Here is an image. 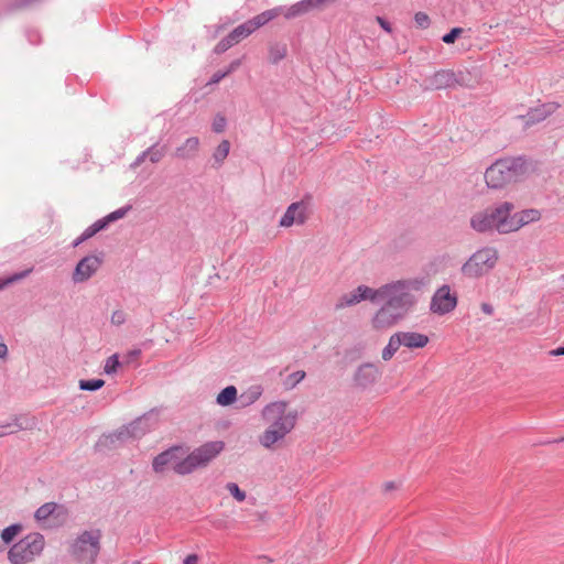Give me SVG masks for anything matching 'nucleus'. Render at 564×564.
<instances>
[{
  "instance_id": "7ed1b4c3",
  "label": "nucleus",
  "mask_w": 564,
  "mask_h": 564,
  "mask_svg": "<svg viewBox=\"0 0 564 564\" xmlns=\"http://www.w3.org/2000/svg\"><path fill=\"white\" fill-rule=\"evenodd\" d=\"M423 284L422 280H399L383 285V290H387L384 299L387 304L392 310L402 314L403 317L415 305L416 299L410 293V290H420Z\"/></svg>"
},
{
  "instance_id": "20e7f679",
  "label": "nucleus",
  "mask_w": 564,
  "mask_h": 564,
  "mask_svg": "<svg viewBox=\"0 0 564 564\" xmlns=\"http://www.w3.org/2000/svg\"><path fill=\"white\" fill-rule=\"evenodd\" d=\"M45 540L43 534L32 532L13 543L8 551V561L11 564H28L44 550Z\"/></svg>"
},
{
  "instance_id": "f8f14e48",
  "label": "nucleus",
  "mask_w": 564,
  "mask_h": 564,
  "mask_svg": "<svg viewBox=\"0 0 564 564\" xmlns=\"http://www.w3.org/2000/svg\"><path fill=\"white\" fill-rule=\"evenodd\" d=\"M495 221L497 223V231L499 234H509L513 231L514 221V204L511 202H502L495 207H489Z\"/></svg>"
},
{
  "instance_id": "39448f33",
  "label": "nucleus",
  "mask_w": 564,
  "mask_h": 564,
  "mask_svg": "<svg viewBox=\"0 0 564 564\" xmlns=\"http://www.w3.org/2000/svg\"><path fill=\"white\" fill-rule=\"evenodd\" d=\"M100 530L84 531L70 545V555L84 564H95L100 552Z\"/></svg>"
},
{
  "instance_id": "8fccbe9b",
  "label": "nucleus",
  "mask_w": 564,
  "mask_h": 564,
  "mask_svg": "<svg viewBox=\"0 0 564 564\" xmlns=\"http://www.w3.org/2000/svg\"><path fill=\"white\" fill-rule=\"evenodd\" d=\"M110 224H111V223H110V220L108 219V217H107V216H105V217H102V218L98 219L97 221H95V223L93 224V226H94V229L96 230V232L98 234L99 231L107 229V227H108Z\"/></svg>"
},
{
  "instance_id": "c03bdc74",
  "label": "nucleus",
  "mask_w": 564,
  "mask_h": 564,
  "mask_svg": "<svg viewBox=\"0 0 564 564\" xmlns=\"http://www.w3.org/2000/svg\"><path fill=\"white\" fill-rule=\"evenodd\" d=\"M463 28H453L449 32L442 36V41L446 44H453L463 34Z\"/></svg>"
},
{
  "instance_id": "5fc2aeb1",
  "label": "nucleus",
  "mask_w": 564,
  "mask_h": 564,
  "mask_svg": "<svg viewBox=\"0 0 564 564\" xmlns=\"http://www.w3.org/2000/svg\"><path fill=\"white\" fill-rule=\"evenodd\" d=\"M241 65V59L240 58H237V59H234L229 66L227 67V73L228 75L234 73L235 70H237Z\"/></svg>"
},
{
  "instance_id": "473e14b6",
  "label": "nucleus",
  "mask_w": 564,
  "mask_h": 564,
  "mask_svg": "<svg viewBox=\"0 0 564 564\" xmlns=\"http://www.w3.org/2000/svg\"><path fill=\"white\" fill-rule=\"evenodd\" d=\"M358 303H360V299L356 288L351 292L345 293L338 299L337 303L335 304V310L338 311L346 306H354Z\"/></svg>"
},
{
  "instance_id": "09e8293b",
  "label": "nucleus",
  "mask_w": 564,
  "mask_h": 564,
  "mask_svg": "<svg viewBox=\"0 0 564 564\" xmlns=\"http://www.w3.org/2000/svg\"><path fill=\"white\" fill-rule=\"evenodd\" d=\"M126 322V313L121 310H117L111 314V324L120 326Z\"/></svg>"
},
{
  "instance_id": "c85d7f7f",
  "label": "nucleus",
  "mask_w": 564,
  "mask_h": 564,
  "mask_svg": "<svg viewBox=\"0 0 564 564\" xmlns=\"http://www.w3.org/2000/svg\"><path fill=\"white\" fill-rule=\"evenodd\" d=\"M229 151L230 142L228 140H223L213 153V167L219 169L224 164L226 158L228 156Z\"/></svg>"
},
{
  "instance_id": "680f3d73",
  "label": "nucleus",
  "mask_w": 564,
  "mask_h": 564,
  "mask_svg": "<svg viewBox=\"0 0 564 564\" xmlns=\"http://www.w3.org/2000/svg\"><path fill=\"white\" fill-rule=\"evenodd\" d=\"M8 355V347L4 343H0V359Z\"/></svg>"
},
{
  "instance_id": "9d476101",
  "label": "nucleus",
  "mask_w": 564,
  "mask_h": 564,
  "mask_svg": "<svg viewBox=\"0 0 564 564\" xmlns=\"http://www.w3.org/2000/svg\"><path fill=\"white\" fill-rule=\"evenodd\" d=\"M335 1L336 0H301L290 8L280 6L274 9H280V15L283 14L285 19L291 20L304 15L313 10H322Z\"/></svg>"
},
{
  "instance_id": "aec40b11",
  "label": "nucleus",
  "mask_w": 564,
  "mask_h": 564,
  "mask_svg": "<svg viewBox=\"0 0 564 564\" xmlns=\"http://www.w3.org/2000/svg\"><path fill=\"white\" fill-rule=\"evenodd\" d=\"M457 83L456 74L451 69L437 70L431 78L430 85L434 89H444L454 86Z\"/></svg>"
},
{
  "instance_id": "412c9836",
  "label": "nucleus",
  "mask_w": 564,
  "mask_h": 564,
  "mask_svg": "<svg viewBox=\"0 0 564 564\" xmlns=\"http://www.w3.org/2000/svg\"><path fill=\"white\" fill-rule=\"evenodd\" d=\"M199 149V139L197 137H191L185 142L177 147L173 153V156L181 160H192L197 155Z\"/></svg>"
},
{
  "instance_id": "e2e57ef3",
  "label": "nucleus",
  "mask_w": 564,
  "mask_h": 564,
  "mask_svg": "<svg viewBox=\"0 0 564 564\" xmlns=\"http://www.w3.org/2000/svg\"><path fill=\"white\" fill-rule=\"evenodd\" d=\"M84 241H86V239H84V236L80 235L78 238H76L73 242H72V246L74 248L78 247L80 243H83Z\"/></svg>"
},
{
  "instance_id": "72a5a7b5",
  "label": "nucleus",
  "mask_w": 564,
  "mask_h": 564,
  "mask_svg": "<svg viewBox=\"0 0 564 564\" xmlns=\"http://www.w3.org/2000/svg\"><path fill=\"white\" fill-rule=\"evenodd\" d=\"M282 438L283 436L281 435L280 432L269 426L260 436V444L265 448H271L273 444H275L278 441Z\"/></svg>"
},
{
  "instance_id": "5701e85b",
  "label": "nucleus",
  "mask_w": 564,
  "mask_h": 564,
  "mask_svg": "<svg viewBox=\"0 0 564 564\" xmlns=\"http://www.w3.org/2000/svg\"><path fill=\"white\" fill-rule=\"evenodd\" d=\"M540 218L541 213L538 209H524L514 213L513 231H517L530 223L538 221Z\"/></svg>"
},
{
  "instance_id": "ea45409f",
  "label": "nucleus",
  "mask_w": 564,
  "mask_h": 564,
  "mask_svg": "<svg viewBox=\"0 0 564 564\" xmlns=\"http://www.w3.org/2000/svg\"><path fill=\"white\" fill-rule=\"evenodd\" d=\"M31 271H32V269H28V270L14 273L8 278L0 279V290L4 289L6 286H8L9 284H11L13 282L24 279L25 276H28L30 274Z\"/></svg>"
},
{
  "instance_id": "052dcab7",
  "label": "nucleus",
  "mask_w": 564,
  "mask_h": 564,
  "mask_svg": "<svg viewBox=\"0 0 564 564\" xmlns=\"http://www.w3.org/2000/svg\"><path fill=\"white\" fill-rule=\"evenodd\" d=\"M384 488V491L388 492V491H391L393 489L397 488V484L394 481H387L383 486Z\"/></svg>"
},
{
  "instance_id": "f257e3e1",
  "label": "nucleus",
  "mask_w": 564,
  "mask_h": 564,
  "mask_svg": "<svg viewBox=\"0 0 564 564\" xmlns=\"http://www.w3.org/2000/svg\"><path fill=\"white\" fill-rule=\"evenodd\" d=\"M224 448L223 441H210L183 457L185 454L183 446L175 445L158 454L153 458L152 468L155 473H163L167 466H171L177 475H189L198 468L206 467Z\"/></svg>"
},
{
  "instance_id": "c756f323",
  "label": "nucleus",
  "mask_w": 564,
  "mask_h": 564,
  "mask_svg": "<svg viewBox=\"0 0 564 564\" xmlns=\"http://www.w3.org/2000/svg\"><path fill=\"white\" fill-rule=\"evenodd\" d=\"M43 0H10L4 6V11L8 13H13L17 11H22L33 7L42 2Z\"/></svg>"
},
{
  "instance_id": "a18cd8bd",
  "label": "nucleus",
  "mask_w": 564,
  "mask_h": 564,
  "mask_svg": "<svg viewBox=\"0 0 564 564\" xmlns=\"http://www.w3.org/2000/svg\"><path fill=\"white\" fill-rule=\"evenodd\" d=\"M235 44L226 35L224 39H221L216 46L214 47L215 54H223L226 51H228L230 47H232Z\"/></svg>"
},
{
  "instance_id": "423d86ee",
  "label": "nucleus",
  "mask_w": 564,
  "mask_h": 564,
  "mask_svg": "<svg viewBox=\"0 0 564 564\" xmlns=\"http://www.w3.org/2000/svg\"><path fill=\"white\" fill-rule=\"evenodd\" d=\"M288 403L284 401L272 402L264 406L262 416L267 421H271V427L280 432L284 437L290 433L296 423L297 413H286Z\"/></svg>"
},
{
  "instance_id": "6ab92c4d",
  "label": "nucleus",
  "mask_w": 564,
  "mask_h": 564,
  "mask_svg": "<svg viewBox=\"0 0 564 564\" xmlns=\"http://www.w3.org/2000/svg\"><path fill=\"white\" fill-rule=\"evenodd\" d=\"M399 335L401 346L410 349L423 348L429 344V337L424 334L416 332H397Z\"/></svg>"
},
{
  "instance_id": "58836bf2",
  "label": "nucleus",
  "mask_w": 564,
  "mask_h": 564,
  "mask_svg": "<svg viewBox=\"0 0 564 564\" xmlns=\"http://www.w3.org/2000/svg\"><path fill=\"white\" fill-rule=\"evenodd\" d=\"M306 373L303 370H297L286 377L284 380V387L288 390L294 389L304 378Z\"/></svg>"
},
{
  "instance_id": "49530a36",
  "label": "nucleus",
  "mask_w": 564,
  "mask_h": 564,
  "mask_svg": "<svg viewBox=\"0 0 564 564\" xmlns=\"http://www.w3.org/2000/svg\"><path fill=\"white\" fill-rule=\"evenodd\" d=\"M130 209H131V206L127 205V206H123L115 212H111L110 214L107 215V217L110 220V223H115V221L123 218Z\"/></svg>"
},
{
  "instance_id": "0eeeda50",
  "label": "nucleus",
  "mask_w": 564,
  "mask_h": 564,
  "mask_svg": "<svg viewBox=\"0 0 564 564\" xmlns=\"http://www.w3.org/2000/svg\"><path fill=\"white\" fill-rule=\"evenodd\" d=\"M497 260L498 253L494 248H482L463 264L462 273L471 279L480 278L496 265Z\"/></svg>"
},
{
  "instance_id": "1a4fd4ad",
  "label": "nucleus",
  "mask_w": 564,
  "mask_h": 564,
  "mask_svg": "<svg viewBox=\"0 0 564 564\" xmlns=\"http://www.w3.org/2000/svg\"><path fill=\"white\" fill-rule=\"evenodd\" d=\"M104 257L105 253L99 252V254H90L80 259L73 272L74 283H83L89 280L101 267Z\"/></svg>"
},
{
  "instance_id": "13d9d810",
  "label": "nucleus",
  "mask_w": 564,
  "mask_h": 564,
  "mask_svg": "<svg viewBox=\"0 0 564 564\" xmlns=\"http://www.w3.org/2000/svg\"><path fill=\"white\" fill-rule=\"evenodd\" d=\"M481 311L488 315H491L494 313V307L488 303H482Z\"/></svg>"
},
{
  "instance_id": "4c0bfd02",
  "label": "nucleus",
  "mask_w": 564,
  "mask_h": 564,
  "mask_svg": "<svg viewBox=\"0 0 564 564\" xmlns=\"http://www.w3.org/2000/svg\"><path fill=\"white\" fill-rule=\"evenodd\" d=\"M120 367H121V362L119 360V356H118V354H113L106 359V362L104 366V372L106 375H115Z\"/></svg>"
},
{
  "instance_id": "bf43d9fd",
  "label": "nucleus",
  "mask_w": 564,
  "mask_h": 564,
  "mask_svg": "<svg viewBox=\"0 0 564 564\" xmlns=\"http://www.w3.org/2000/svg\"><path fill=\"white\" fill-rule=\"evenodd\" d=\"M550 355L551 356H563L564 355V345L551 350Z\"/></svg>"
},
{
  "instance_id": "a878e982",
  "label": "nucleus",
  "mask_w": 564,
  "mask_h": 564,
  "mask_svg": "<svg viewBox=\"0 0 564 564\" xmlns=\"http://www.w3.org/2000/svg\"><path fill=\"white\" fill-rule=\"evenodd\" d=\"M288 55V45L285 43H270L268 47V59L271 64L276 65Z\"/></svg>"
},
{
  "instance_id": "37998d69",
  "label": "nucleus",
  "mask_w": 564,
  "mask_h": 564,
  "mask_svg": "<svg viewBox=\"0 0 564 564\" xmlns=\"http://www.w3.org/2000/svg\"><path fill=\"white\" fill-rule=\"evenodd\" d=\"M64 513L61 512H54L51 517V521H47V527H55L63 524L67 517H68V510L65 506H63Z\"/></svg>"
},
{
  "instance_id": "f03ea898",
  "label": "nucleus",
  "mask_w": 564,
  "mask_h": 564,
  "mask_svg": "<svg viewBox=\"0 0 564 564\" xmlns=\"http://www.w3.org/2000/svg\"><path fill=\"white\" fill-rule=\"evenodd\" d=\"M530 170L531 162L524 155L501 158L486 169L485 181L489 188L501 189L524 180Z\"/></svg>"
},
{
  "instance_id": "f3484780",
  "label": "nucleus",
  "mask_w": 564,
  "mask_h": 564,
  "mask_svg": "<svg viewBox=\"0 0 564 564\" xmlns=\"http://www.w3.org/2000/svg\"><path fill=\"white\" fill-rule=\"evenodd\" d=\"M380 377L379 369L373 364H362L358 367L354 375L356 386L366 389L372 386Z\"/></svg>"
},
{
  "instance_id": "9b49d317",
  "label": "nucleus",
  "mask_w": 564,
  "mask_h": 564,
  "mask_svg": "<svg viewBox=\"0 0 564 564\" xmlns=\"http://www.w3.org/2000/svg\"><path fill=\"white\" fill-rule=\"evenodd\" d=\"M457 305V296L451 293L447 284L442 285L432 296L430 310L431 312L445 315L455 310Z\"/></svg>"
},
{
  "instance_id": "603ef678",
  "label": "nucleus",
  "mask_w": 564,
  "mask_h": 564,
  "mask_svg": "<svg viewBox=\"0 0 564 564\" xmlns=\"http://www.w3.org/2000/svg\"><path fill=\"white\" fill-rule=\"evenodd\" d=\"M376 20L387 33H392V25L387 19L378 15L376 17Z\"/></svg>"
},
{
  "instance_id": "4468645a",
  "label": "nucleus",
  "mask_w": 564,
  "mask_h": 564,
  "mask_svg": "<svg viewBox=\"0 0 564 564\" xmlns=\"http://www.w3.org/2000/svg\"><path fill=\"white\" fill-rule=\"evenodd\" d=\"M307 206L301 202L292 203L280 219L281 227H291L294 224L303 225L307 219Z\"/></svg>"
},
{
  "instance_id": "6e6d98bb",
  "label": "nucleus",
  "mask_w": 564,
  "mask_h": 564,
  "mask_svg": "<svg viewBox=\"0 0 564 564\" xmlns=\"http://www.w3.org/2000/svg\"><path fill=\"white\" fill-rule=\"evenodd\" d=\"M96 230L94 229V226L90 225L89 227H87L84 231H83V236H84V239L88 240L90 239L91 237H94L96 235Z\"/></svg>"
},
{
  "instance_id": "7c9ffc66",
  "label": "nucleus",
  "mask_w": 564,
  "mask_h": 564,
  "mask_svg": "<svg viewBox=\"0 0 564 564\" xmlns=\"http://www.w3.org/2000/svg\"><path fill=\"white\" fill-rule=\"evenodd\" d=\"M144 151L150 162L155 164L159 163L165 156L167 152V147L161 145L160 142H155Z\"/></svg>"
},
{
  "instance_id": "b1692460",
  "label": "nucleus",
  "mask_w": 564,
  "mask_h": 564,
  "mask_svg": "<svg viewBox=\"0 0 564 564\" xmlns=\"http://www.w3.org/2000/svg\"><path fill=\"white\" fill-rule=\"evenodd\" d=\"M54 512L64 513L63 505H58L56 502H46L39 507L34 513V518L39 522L51 521V517Z\"/></svg>"
},
{
  "instance_id": "de8ad7c7",
  "label": "nucleus",
  "mask_w": 564,
  "mask_h": 564,
  "mask_svg": "<svg viewBox=\"0 0 564 564\" xmlns=\"http://www.w3.org/2000/svg\"><path fill=\"white\" fill-rule=\"evenodd\" d=\"M414 21L416 25L421 29H426L430 26L431 20L425 12H416L414 14Z\"/></svg>"
},
{
  "instance_id": "69168bd1",
  "label": "nucleus",
  "mask_w": 564,
  "mask_h": 564,
  "mask_svg": "<svg viewBox=\"0 0 564 564\" xmlns=\"http://www.w3.org/2000/svg\"><path fill=\"white\" fill-rule=\"evenodd\" d=\"M17 431H19V430L17 429V430H14V431H12V432L14 433V432H17ZM1 432H8V431H7V429H2V431H1Z\"/></svg>"
},
{
  "instance_id": "c9c22d12",
  "label": "nucleus",
  "mask_w": 564,
  "mask_h": 564,
  "mask_svg": "<svg viewBox=\"0 0 564 564\" xmlns=\"http://www.w3.org/2000/svg\"><path fill=\"white\" fill-rule=\"evenodd\" d=\"M33 425H34L33 421H32V424H29L28 422L24 424L22 422V416L14 415L12 419V422L6 423V424H0V429H9L11 426H15L18 430H28V429H32ZM10 434H13V432H0V437L10 435Z\"/></svg>"
},
{
  "instance_id": "0e129e2a",
  "label": "nucleus",
  "mask_w": 564,
  "mask_h": 564,
  "mask_svg": "<svg viewBox=\"0 0 564 564\" xmlns=\"http://www.w3.org/2000/svg\"><path fill=\"white\" fill-rule=\"evenodd\" d=\"M140 354H141L140 349H135V350L130 351V356L133 357V358L140 356Z\"/></svg>"
},
{
  "instance_id": "bb28decb",
  "label": "nucleus",
  "mask_w": 564,
  "mask_h": 564,
  "mask_svg": "<svg viewBox=\"0 0 564 564\" xmlns=\"http://www.w3.org/2000/svg\"><path fill=\"white\" fill-rule=\"evenodd\" d=\"M262 392H263V389L259 384L249 387L238 398L240 406L246 408V406L253 404L261 397Z\"/></svg>"
},
{
  "instance_id": "2f4dec72",
  "label": "nucleus",
  "mask_w": 564,
  "mask_h": 564,
  "mask_svg": "<svg viewBox=\"0 0 564 564\" xmlns=\"http://www.w3.org/2000/svg\"><path fill=\"white\" fill-rule=\"evenodd\" d=\"M23 531L22 523H13L1 531V540L3 544H11L15 538Z\"/></svg>"
},
{
  "instance_id": "e433bc0d",
  "label": "nucleus",
  "mask_w": 564,
  "mask_h": 564,
  "mask_svg": "<svg viewBox=\"0 0 564 564\" xmlns=\"http://www.w3.org/2000/svg\"><path fill=\"white\" fill-rule=\"evenodd\" d=\"M79 389L84 391H97L105 386V380L102 379H82L79 380Z\"/></svg>"
},
{
  "instance_id": "864d4df0",
  "label": "nucleus",
  "mask_w": 564,
  "mask_h": 564,
  "mask_svg": "<svg viewBox=\"0 0 564 564\" xmlns=\"http://www.w3.org/2000/svg\"><path fill=\"white\" fill-rule=\"evenodd\" d=\"M145 159H148V156L145 154V151H143L135 158V160L131 163L130 167L133 170L139 167L145 161Z\"/></svg>"
},
{
  "instance_id": "dca6fc26",
  "label": "nucleus",
  "mask_w": 564,
  "mask_h": 564,
  "mask_svg": "<svg viewBox=\"0 0 564 564\" xmlns=\"http://www.w3.org/2000/svg\"><path fill=\"white\" fill-rule=\"evenodd\" d=\"M403 318L402 314H399L384 303L375 314L372 318V327L376 329H386L395 325Z\"/></svg>"
},
{
  "instance_id": "a19ab883",
  "label": "nucleus",
  "mask_w": 564,
  "mask_h": 564,
  "mask_svg": "<svg viewBox=\"0 0 564 564\" xmlns=\"http://www.w3.org/2000/svg\"><path fill=\"white\" fill-rule=\"evenodd\" d=\"M226 489L239 502H242L247 497L246 491L241 490L236 482H227Z\"/></svg>"
},
{
  "instance_id": "ddd939ff",
  "label": "nucleus",
  "mask_w": 564,
  "mask_h": 564,
  "mask_svg": "<svg viewBox=\"0 0 564 564\" xmlns=\"http://www.w3.org/2000/svg\"><path fill=\"white\" fill-rule=\"evenodd\" d=\"M560 107L557 102H545L538 105L536 107H531L528 112L523 116H519V119L523 121V126L525 128H530L534 124H538L554 113Z\"/></svg>"
},
{
  "instance_id": "4be33fe9",
  "label": "nucleus",
  "mask_w": 564,
  "mask_h": 564,
  "mask_svg": "<svg viewBox=\"0 0 564 564\" xmlns=\"http://www.w3.org/2000/svg\"><path fill=\"white\" fill-rule=\"evenodd\" d=\"M122 429L127 430L129 440L141 438L150 430L144 416L138 417L127 425H122Z\"/></svg>"
},
{
  "instance_id": "cd10ccee",
  "label": "nucleus",
  "mask_w": 564,
  "mask_h": 564,
  "mask_svg": "<svg viewBox=\"0 0 564 564\" xmlns=\"http://www.w3.org/2000/svg\"><path fill=\"white\" fill-rule=\"evenodd\" d=\"M236 400H238V391L235 386L224 388L216 398L217 404L221 406L231 405Z\"/></svg>"
},
{
  "instance_id": "393cba45",
  "label": "nucleus",
  "mask_w": 564,
  "mask_h": 564,
  "mask_svg": "<svg viewBox=\"0 0 564 564\" xmlns=\"http://www.w3.org/2000/svg\"><path fill=\"white\" fill-rule=\"evenodd\" d=\"M357 292L359 294L360 302L370 301L372 303H377L379 300L384 299V294H387V290H383V285L377 290L367 285H359L357 286Z\"/></svg>"
},
{
  "instance_id": "774afa93",
  "label": "nucleus",
  "mask_w": 564,
  "mask_h": 564,
  "mask_svg": "<svg viewBox=\"0 0 564 564\" xmlns=\"http://www.w3.org/2000/svg\"><path fill=\"white\" fill-rule=\"evenodd\" d=\"M134 564H141L140 562H135Z\"/></svg>"
},
{
  "instance_id": "f704fd0d",
  "label": "nucleus",
  "mask_w": 564,
  "mask_h": 564,
  "mask_svg": "<svg viewBox=\"0 0 564 564\" xmlns=\"http://www.w3.org/2000/svg\"><path fill=\"white\" fill-rule=\"evenodd\" d=\"M399 341H400L399 335H397L395 333L389 338L388 345L382 350V359L384 361L390 360L394 356V354L398 351V349L401 346V344Z\"/></svg>"
},
{
  "instance_id": "79ce46f5",
  "label": "nucleus",
  "mask_w": 564,
  "mask_h": 564,
  "mask_svg": "<svg viewBox=\"0 0 564 564\" xmlns=\"http://www.w3.org/2000/svg\"><path fill=\"white\" fill-rule=\"evenodd\" d=\"M227 126V119L224 115L217 113L213 120L212 129L215 133H221Z\"/></svg>"
},
{
  "instance_id": "338daca9",
  "label": "nucleus",
  "mask_w": 564,
  "mask_h": 564,
  "mask_svg": "<svg viewBox=\"0 0 564 564\" xmlns=\"http://www.w3.org/2000/svg\"><path fill=\"white\" fill-rule=\"evenodd\" d=\"M4 550V546L2 544H0V552H2Z\"/></svg>"
},
{
  "instance_id": "a211bd4d",
  "label": "nucleus",
  "mask_w": 564,
  "mask_h": 564,
  "mask_svg": "<svg viewBox=\"0 0 564 564\" xmlns=\"http://www.w3.org/2000/svg\"><path fill=\"white\" fill-rule=\"evenodd\" d=\"M470 227L477 232H487L490 230H497V223L490 208H486L482 212L476 213L470 218Z\"/></svg>"
},
{
  "instance_id": "4d7b16f0",
  "label": "nucleus",
  "mask_w": 564,
  "mask_h": 564,
  "mask_svg": "<svg viewBox=\"0 0 564 564\" xmlns=\"http://www.w3.org/2000/svg\"><path fill=\"white\" fill-rule=\"evenodd\" d=\"M198 556L196 554H189L184 558L183 564H197Z\"/></svg>"
},
{
  "instance_id": "6e6552de",
  "label": "nucleus",
  "mask_w": 564,
  "mask_h": 564,
  "mask_svg": "<svg viewBox=\"0 0 564 564\" xmlns=\"http://www.w3.org/2000/svg\"><path fill=\"white\" fill-rule=\"evenodd\" d=\"M280 9H269L236 26L227 36L236 45L261 26L280 15Z\"/></svg>"
},
{
  "instance_id": "3c124183",
  "label": "nucleus",
  "mask_w": 564,
  "mask_h": 564,
  "mask_svg": "<svg viewBox=\"0 0 564 564\" xmlns=\"http://www.w3.org/2000/svg\"><path fill=\"white\" fill-rule=\"evenodd\" d=\"M226 76H228V73H227L226 69L225 70H217L216 73L213 74V76L210 77L208 84H210V85L218 84Z\"/></svg>"
},
{
  "instance_id": "2eb2a0df",
  "label": "nucleus",
  "mask_w": 564,
  "mask_h": 564,
  "mask_svg": "<svg viewBox=\"0 0 564 564\" xmlns=\"http://www.w3.org/2000/svg\"><path fill=\"white\" fill-rule=\"evenodd\" d=\"M129 441L127 430L122 426L110 434H104L95 445L98 452H109L119 448Z\"/></svg>"
}]
</instances>
